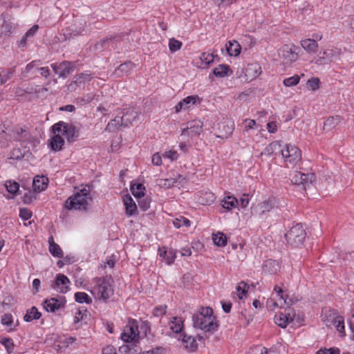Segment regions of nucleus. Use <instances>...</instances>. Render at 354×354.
Returning <instances> with one entry per match:
<instances>
[{"mask_svg": "<svg viewBox=\"0 0 354 354\" xmlns=\"http://www.w3.org/2000/svg\"><path fill=\"white\" fill-rule=\"evenodd\" d=\"M54 136L49 140V145L55 151H60L64 144V136L68 142H73L78 136V130L70 123L60 121L52 127Z\"/></svg>", "mask_w": 354, "mask_h": 354, "instance_id": "nucleus-1", "label": "nucleus"}, {"mask_svg": "<svg viewBox=\"0 0 354 354\" xmlns=\"http://www.w3.org/2000/svg\"><path fill=\"white\" fill-rule=\"evenodd\" d=\"M193 326L205 332H214L217 330L218 324L213 310L209 307L201 308L200 310L192 316Z\"/></svg>", "mask_w": 354, "mask_h": 354, "instance_id": "nucleus-2", "label": "nucleus"}, {"mask_svg": "<svg viewBox=\"0 0 354 354\" xmlns=\"http://www.w3.org/2000/svg\"><path fill=\"white\" fill-rule=\"evenodd\" d=\"M92 201L89 187L77 191L65 202V207L68 209L86 210Z\"/></svg>", "mask_w": 354, "mask_h": 354, "instance_id": "nucleus-3", "label": "nucleus"}, {"mask_svg": "<svg viewBox=\"0 0 354 354\" xmlns=\"http://www.w3.org/2000/svg\"><path fill=\"white\" fill-rule=\"evenodd\" d=\"M113 279L111 277L95 279V286L92 291L93 295L103 301L109 299L114 292Z\"/></svg>", "mask_w": 354, "mask_h": 354, "instance_id": "nucleus-4", "label": "nucleus"}, {"mask_svg": "<svg viewBox=\"0 0 354 354\" xmlns=\"http://www.w3.org/2000/svg\"><path fill=\"white\" fill-rule=\"evenodd\" d=\"M322 320L327 327L335 328L342 335H344V322L343 317L335 310H326L322 315Z\"/></svg>", "mask_w": 354, "mask_h": 354, "instance_id": "nucleus-5", "label": "nucleus"}, {"mask_svg": "<svg viewBox=\"0 0 354 354\" xmlns=\"http://www.w3.org/2000/svg\"><path fill=\"white\" fill-rule=\"evenodd\" d=\"M299 48L294 44L283 46L279 51V57L283 65L289 66L296 62L299 57Z\"/></svg>", "mask_w": 354, "mask_h": 354, "instance_id": "nucleus-6", "label": "nucleus"}, {"mask_svg": "<svg viewBox=\"0 0 354 354\" xmlns=\"http://www.w3.org/2000/svg\"><path fill=\"white\" fill-rule=\"evenodd\" d=\"M306 235V234L302 225L297 223L291 227L289 232L285 234V236L290 244L297 247L302 244Z\"/></svg>", "mask_w": 354, "mask_h": 354, "instance_id": "nucleus-7", "label": "nucleus"}, {"mask_svg": "<svg viewBox=\"0 0 354 354\" xmlns=\"http://www.w3.org/2000/svg\"><path fill=\"white\" fill-rule=\"evenodd\" d=\"M341 50L337 48H326L317 55L315 64L317 65H326L339 59Z\"/></svg>", "mask_w": 354, "mask_h": 354, "instance_id": "nucleus-8", "label": "nucleus"}, {"mask_svg": "<svg viewBox=\"0 0 354 354\" xmlns=\"http://www.w3.org/2000/svg\"><path fill=\"white\" fill-rule=\"evenodd\" d=\"M139 336L138 325L136 320H129L121 333V339L125 342L138 341Z\"/></svg>", "mask_w": 354, "mask_h": 354, "instance_id": "nucleus-9", "label": "nucleus"}, {"mask_svg": "<svg viewBox=\"0 0 354 354\" xmlns=\"http://www.w3.org/2000/svg\"><path fill=\"white\" fill-rule=\"evenodd\" d=\"M281 155L285 161L290 165H295L301 159V152L298 147L292 145H286L281 150Z\"/></svg>", "mask_w": 354, "mask_h": 354, "instance_id": "nucleus-10", "label": "nucleus"}, {"mask_svg": "<svg viewBox=\"0 0 354 354\" xmlns=\"http://www.w3.org/2000/svg\"><path fill=\"white\" fill-rule=\"evenodd\" d=\"M13 138L17 141L32 145H35L37 142L36 139L30 133L26 127H16L13 131Z\"/></svg>", "mask_w": 354, "mask_h": 354, "instance_id": "nucleus-11", "label": "nucleus"}, {"mask_svg": "<svg viewBox=\"0 0 354 354\" xmlns=\"http://www.w3.org/2000/svg\"><path fill=\"white\" fill-rule=\"evenodd\" d=\"M203 127V122L200 120L188 122L187 127L182 130L180 136L185 139L186 137L192 138L198 136L202 131Z\"/></svg>", "mask_w": 354, "mask_h": 354, "instance_id": "nucleus-12", "label": "nucleus"}, {"mask_svg": "<svg viewBox=\"0 0 354 354\" xmlns=\"http://www.w3.org/2000/svg\"><path fill=\"white\" fill-rule=\"evenodd\" d=\"M50 66L54 73L62 78H66L74 70L73 64L66 61L52 64Z\"/></svg>", "mask_w": 354, "mask_h": 354, "instance_id": "nucleus-13", "label": "nucleus"}, {"mask_svg": "<svg viewBox=\"0 0 354 354\" xmlns=\"http://www.w3.org/2000/svg\"><path fill=\"white\" fill-rule=\"evenodd\" d=\"M276 198H269L268 199L258 203L257 205L254 207L252 214L261 216L266 212H270L276 207Z\"/></svg>", "mask_w": 354, "mask_h": 354, "instance_id": "nucleus-14", "label": "nucleus"}, {"mask_svg": "<svg viewBox=\"0 0 354 354\" xmlns=\"http://www.w3.org/2000/svg\"><path fill=\"white\" fill-rule=\"evenodd\" d=\"M290 180L294 184L307 186L315 181V177L312 173L304 174L300 171H295L290 175Z\"/></svg>", "mask_w": 354, "mask_h": 354, "instance_id": "nucleus-15", "label": "nucleus"}, {"mask_svg": "<svg viewBox=\"0 0 354 354\" xmlns=\"http://www.w3.org/2000/svg\"><path fill=\"white\" fill-rule=\"evenodd\" d=\"M92 79L91 75L87 73H80L73 77V80L68 85V91H75L78 88L83 87L84 84Z\"/></svg>", "mask_w": 354, "mask_h": 354, "instance_id": "nucleus-16", "label": "nucleus"}, {"mask_svg": "<svg viewBox=\"0 0 354 354\" xmlns=\"http://www.w3.org/2000/svg\"><path fill=\"white\" fill-rule=\"evenodd\" d=\"M295 317V313L290 309H288L286 313H280L275 315L274 322L281 328H285L289 323L293 321Z\"/></svg>", "mask_w": 354, "mask_h": 354, "instance_id": "nucleus-17", "label": "nucleus"}, {"mask_svg": "<svg viewBox=\"0 0 354 354\" xmlns=\"http://www.w3.org/2000/svg\"><path fill=\"white\" fill-rule=\"evenodd\" d=\"M70 283L71 282L66 276L59 274L56 277V280L53 285V288L61 293H66L68 290Z\"/></svg>", "mask_w": 354, "mask_h": 354, "instance_id": "nucleus-18", "label": "nucleus"}, {"mask_svg": "<svg viewBox=\"0 0 354 354\" xmlns=\"http://www.w3.org/2000/svg\"><path fill=\"white\" fill-rule=\"evenodd\" d=\"M64 297L50 298L44 301V308L48 312H55L64 305Z\"/></svg>", "mask_w": 354, "mask_h": 354, "instance_id": "nucleus-19", "label": "nucleus"}, {"mask_svg": "<svg viewBox=\"0 0 354 354\" xmlns=\"http://www.w3.org/2000/svg\"><path fill=\"white\" fill-rule=\"evenodd\" d=\"M198 98V97L196 95H190L184 98L180 101L175 106L176 111L178 113L182 110H186L190 108L196 103Z\"/></svg>", "mask_w": 354, "mask_h": 354, "instance_id": "nucleus-20", "label": "nucleus"}, {"mask_svg": "<svg viewBox=\"0 0 354 354\" xmlns=\"http://www.w3.org/2000/svg\"><path fill=\"white\" fill-rule=\"evenodd\" d=\"M124 205L126 208V214L128 216H133L138 213V207L137 205L129 194L125 195L123 198Z\"/></svg>", "mask_w": 354, "mask_h": 354, "instance_id": "nucleus-21", "label": "nucleus"}, {"mask_svg": "<svg viewBox=\"0 0 354 354\" xmlns=\"http://www.w3.org/2000/svg\"><path fill=\"white\" fill-rule=\"evenodd\" d=\"M15 26L10 19H6L4 17H0V35H9Z\"/></svg>", "mask_w": 354, "mask_h": 354, "instance_id": "nucleus-22", "label": "nucleus"}, {"mask_svg": "<svg viewBox=\"0 0 354 354\" xmlns=\"http://www.w3.org/2000/svg\"><path fill=\"white\" fill-rule=\"evenodd\" d=\"M301 47L309 54H315L318 50L319 45L315 39H305L300 41Z\"/></svg>", "mask_w": 354, "mask_h": 354, "instance_id": "nucleus-23", "label": "nucleus"}, {"mask_svg": "<svg viewBox=\"0 0 354 354\" xmlns=\"http://www.w3.org/2000/svg\"><path fill=\"white\" fill-rule=\"evenodd\" d=\"M134 67V64L131 62H126L120 64L114 71L115 77H120L130 73Z\"/></svg>", "mask_w": 354, "mask_h": 354, "instance_id": "nucleus-24", "label": "nucleus"}, {"mask_svg": "<svg viewBox=\"0 0 354 354\" xmlns=\"http://www.w3.org/2000/svg\"><path fill=\"white\" fill-rule=\"evenodd\" d=\"M48 178L44 176H37L32 183V187L35 192H40L45 190L48 187Z\"/></svg>", "mask_w": 354, "mask_h": 354, "instance_id": "nucleus-25", "label": "nucleus"}, {"mask_svg": "<svg viewBox=\"0 0 354 354\" xmlns=\"http://www.w3.org/2000/svg\"><path fill=\"white\" fill-rule=\"evenodd\" d=\"M159 254L168 265L171 264L176 258L175 250L171 248L167 249L165 247L159 249Z\"/></svg>", "mask_w": 354, "mask_h": 354, "instance_id": "nucleus-26", "label": "nucleus"}, {"mask_svg": "<svg viewBox=\"0 0 354 354\" xmlns=\"http://www.w3.org/2000/svg\"><path fill=\"white\" fill-rule=\"evenodd\" d=\"M138 115V113L135 112L133 111H131L129 113L128 112L122 116V118L120 120L121 125L124 124L125 126H127L129 123H131L133 120L136 119V118ZM117 122L118 124H120V121L117 120L116 119L111 120L109 124L108 127H111L114 125V122Z\"/></svg>", "mask_w": 354, "mask_h": 354, "instance_id": "nucleus-27", "label": "nucleus"}, {"mask_svg": "<svg viewBox=\"0 0 354 354\" xmlns=\"http://www.w3.org/2000/svg\"><path fill=\"white\" fill-rule=\"evenodd\" d=\"M261 67L258 64H248L245 69V75L251 79L256 78L261 74Z\"/></svg>", "mask_w": 354, "mask_h": 354, "instance_id": "nucleus-28", "label": "nucleus"}, {"mask_svg": "<svg viewBox=\"0 0 354 354\" xmlns=\"http://www.w3.org/2000/svg\"><path fill=\"white\" fill-rule=\"evenodd\" d=\"M241 47L236 41H230L226 44V50L229 55L238 56L241 53Z\"/></svg>", "mask_w": 354, "mask_h": 354, "instance_id": "nucleus-29", "label": "nucleus"}, {"mask_svg": "<svg viewBox=\"0 0 354 354\" xmlns=\"http://www.w3.org/2000/svg\"><path fill=\"white\" fill-rule=\"evenodd\" d=\"M213 73L218 77H224L232 73L229 66L226 64H220L213 70Z\"/></svg>", "mask_w": 354, "mask_h": 354, "instance_id": "nucleus-30", "label": "nucleus"}, {"mask_svg": "<svg viewBox=\"0 0 354 354\" xmlns=\"http://www.w3.org/2000/svg\"><path fill=\"white\" fill-rule=\"evenodd\" d=\"M237 205H239V201L236 198L232 196H227L222 201L223 207L228 210L232 209Z\"/></svg>", "mask_w": 354, "mask_h": 354, "instance_id": "nucleus-31", "label": "nucleus"}, {"mask_svg": "<svg viewBox=\"0 0 354 354\" xmlns=\"http://www.w3.org/2000/svg\"><path fill=\"white\" fill-rule=\"evenodd\" d=\"M181 341L186 349L194 351L197 347L196 342L192 336L183 335Z\"/></svg>", "mask_w": 354, "mask_h": 354, "instance_id": "nucleus-32", "label": "nucleus"}, {"mask_svg": "<svg viewBox=\"0 0 354 354\" xmlns=\"http://www.w3.org/2000/svg\"><path fill=\"white\" fill-rule=\"evenodd\" d=\"M49 252L56 257H62L63 252L59 245L53 241V237L49 239Z\"/></svg>", "mask_w": 354, "mask_h": 354, "instance_id": "nucleus-33", "label": "nucleus"}, {"mask_svg": "<svg viewBox=\"0 0 354 354\" xmlns=\"http://www.w3.org/2000/svg\"><path fill=\"white\" fill-rule=\"evenodd\" d=\"M41 313L38 311L37 308L35 306L28 310L24 315V320L27 322H31L34 319H38L41 317Z\"/></svg>", "mask_w": 354, "mask_h": 354, "instance_id": "nucleus-34", "label": "nucleus"}, {"mask_svg": "<svg viewBox=\"0 0 354 354\" xmlns=\"http://www.w3.org/2000/svg\"><path fill=\"white\" fill-rule=\"evenodd\" d=\"M340 122V118L338 115L328 118L324 124V129L329 131L335 128Z\"/></svg>", "mask_w": 354, "mask_h": 354, "instance_id": "nucleus-35", "label": "nucleus"}, {"mask_svg": "<svg viewBox=\"0 0 354 354\" xmlns=\"http://www.w3.org/2000/svg\"><path fill=\"white\" fill-rule=\"evenodd\" d=\"M214 56L212 53H203L200 56V67L205 68L214 62Z\"/></svg>", "mask_w": 354, "mask_h": 354, "instance_id": "nucleus-36", "label": "nucleus"}, {"mask_svg": "<svg viewBox=\"0 0 354 354\" xmlns=\"http://www.w3.org/2000/svg\"><path fill=\"white\" fill-rule=\"evenodd\" d=\"M131 190L136 198H140L145 195V187L141 183L133 184L131 186Z\"/></svg>", "mask_w": 354, "mask_h": 354, "instance_id": "nucleus-37", "label": "nucleus"}, {"mask_svg": "<svg viewBox=\"0 0 354 354\" xmlns=\"http://www.w3.org/2000/svg\"><path fill=\"white\" fill-rule=\"evenodd\" d=\"M183 327V322L182 319L178 317H174L173 321H171L169 323L170 329L176 333L181 332Z\"/></svg>", "mask_w": 354, "mask_h": 354, "instance_id": "nucleus-38", "label": "nucleus"}, {"mask_svg": "<svg viewBox=\"0 0 354 354\" xmlns=\"http://www.w3.org/2000/svg\"><path fill=\"white\" fill-rule=\"evenodd\" d=\"M213 241L217 246L223 247L227 243V238L225 235L221 232H218L213 234Z\"/></svg>", "mask_w": 354, "mask_h": 354, "instance_id": "nucleus-39", "label": "nucleus"}, {"mask_svg": "<svg viewBox=\"0 0 354 354\" xmlns=\"http://www.w3.org/2000/svg\"><path fill=\"white\" fill-rule=\"evenodd\" d=\"M176 183H177V180L174 178H169V179L159 178V179L156 180L157 185L159 186L160 188H165V189H168V188L171 187Z\"/></svg>", "mask_w": 354, "mask_h": 354, "instance_id": "nucleus-40", "label": "nucleus"}, {"mask_svg": "<svg viewBox=\"0 0 354 354\" xmlns=\"http://www.w3.org/2000/svg\"><path fill=\"white\" fill-rule=\"evenodd\" d=\"M173 224L176 228H180L183 226L189 227L191 222L188 218L183 216H180L173 221Z\"/></svg>", "mask_w": 354, "mask_h": 354, "instance_id": "nucleus-41", "label": "nucleus"}, {"mask_svg": "<svg viewBox=\"0 0 354 354\" xmlns=\"http://www.w3.org/2000/svg\"><path fill=\"white\" fill-rule=\"evenodd\" d=\"M75 301L78 303L91 304L92 299L85 292H78L75 294Z\"/></svg>", "mask_w": 354, "mask_h": 354, "instance_id": "nucleus-42", "label": "nucleus"}, {"mask_svg": "<svg viewBox=\"0 0 354 354\" xmlns=\"http://www.w3.org/2000/svg\"><path fill=\"white\" fill-rule=\"evenodd\" d=\"M278 263L275 261L268 260L264 263L265 270L271 274L276 273L278 270Z\"/></svg>", "mask_w": 354, "mask_h": 354, "instance_id": "nucleus-43", "label": "nucleus"}, {"mask_svg": "<svg viewBox=\"0 0 354 354\" xmlns=\"http://www.w3.org/2000/svg\"><path fill=\"white\" fill-rule=\"evenodd\" d=\"M0 342L4 346L6 350L9 354L13 352L15 344L12 339L8 337H2L0 339Z\"/></svg>", "mask_w": 354, "mask_h": 354, "instance_id": "nucleus-44", "label": "nucleus"}, {"mask_svg": "<svg viewBox=\"0 0 354 354\" xmlns=\"http://www.w3.org/2000/svg\"><path fill=\"white\" fill-rule=\"evenodd\" d=\"M5 186L6 187L7 191L12 194H16L19 189V185L15 182L12 180H8L5 183Z\"/></svg>", "mask_w": 354, "mask_h": 354, "instance_id": "nucleus-45", "label": "nucleus"}, {"mask_svg": "<svg viewBox=\"0 0 354 354\" xmlns=\"http://www.w3.org/2000/svg\"><path fill=\"white\" fill-rule=\"evenodd\" d=\"M237 295L240 299H243V296L248 291V286L244 281H241L236 286Z\"/></svg>", "mask_w": 354, "mask_h": 354, "instance_id": "nucleus-46", "label": "nucleus"}, {"mask_svg": "<svg viewBox=\"0 0 354 354\" xmlns=\"http://www.w3.org/2000/svg\"><path fill=\"white\" fill-rule=\"evenodd\" d=\"M75 341L76 338L73 337H59L57 339V342L62 344V348H64V349L68 348L70 345L73 344Z\"/></svg>", "mask_w": 354, "mask_h": 354, "instance_id": "nucleus-47", "label": "nucleus"}, {"mask_svg": "<svg viewBox=\"0 0 354 354\" xmlns=\"http://www.w3.org/2000/svg\"><path fill=\"white\" fill-rule=\"evenodd\" d=\"M274 290L277 293V296L279 297V299L277 300V301H276L274 305L282 306L283 304H286V301L282 295V289L280 287L276 286L274 288Z\"/></svg>", "mask_w": 354, "mask_h": 354, "instance_id": "nucleus-48", "label": "nucleus"}, {"mask_svg": "<svg viewBox=\"0 0 354 354\" xmlns=\"http://www.w3.org/2000/svg\"><path fill=\"white\" fill-rule=\"evenodd\" d=\"M182 46V42L174 39L171 38L169 41V50L172 53L176 52L180 49Z\"/></svg>", "mask_w": 354, "mask_h": 354, "instance_id": "nucleus-49", "label": "nucleus"}, {"mask_svg": "<svg viewBox=\"0 0 354 354\" xmlns=\"http://www.w3.org/2000/svg\"><path fill=\"white\" fill-rule=\"evenodd\" d=\"M93 98L94 95L93 94H86L81 97H78L77 99V103L82 106L91 102L93 100Z\"/></svg>", "mask_w": 354, "mask_h": 354, "instance_id": "nucleus-50", "label": "nucleus"}, {"mask_svg": "<svg viewBox=\"0 0 354 354\" xmlns=\"http://www.w3.org/2000/svg\"><path fill=\"white\" fill-rule=\"evenodd\" d=\"M300 77L298 75H294L292 77L286 78L283 80V84L286 86H292L297 85L299 82Z\"/></svg>", "mask_w": 354, "mask_h": 354, "instance_id": "nucleus-51", "label": "nucleus"}, {"mask_svg": "<svg viewBox=\"0 0 354 354\" xmlns=\"http://www.w3.org/2000/svg\"><path fill=\"white\" fill-rule=\"evenodd\" d=\"M319 80L316 77L311 78L307 82V86L313 91L319 88Z\"/></svg>", "mask_w": 354, "mask_h": 354, "instance_id": "nucleus-52", "label": "nucleus"}, {"mask_svg": "<svg viewBox=\"0 0 354 354\" xmlns=\"http://www.w3.org/2000/svg\"><path fill=\"white\" fill-rule=\"evenodd\" d=\"M140 208L142 211H146L150 207V200L147 198H140L138 201Z\"/></svg>", "mask_w": 354, "mask_h": 354, "instance_id": "nucleus-53", "label": "nucleus"}, {"mask_svg": "<svg viewBox=\"0 0 354 354\" xmlns=\"http://www.w3.org/2000/svg\"><path fill=\"white\" fill-rule=\"evenodd\" d=\"M13 323V318L11 314L7 313L2 316L1 324L4 326H11Z\"/></svg>", "mask_w": 354, "mask_h": 354, "instance_id": "nucleus-54", "label": "nucleus"}, {"mask_svg": "<svg viewBox=\"0 0 354 354\" xmlns=\"http://www.w3.org/2000/svg\"><path fill=\"white\" fill-rule=\"evenodd\" d=\"M317 354H340V351L337 348H321L317 352Z\"/></svg>", "mask_w": 354, "mask_h": 354, "instance_id": "nucleus-55", "label": "nucleus"}, {"mask_svg": "<svg viewBox=\"0 0 354 354\" xmlns=\"http://www.w3.org/2000/svg\"><path fill=\"white\" fill-rule=\"evenodd\" d=\"M250 354H268V350L265 347L257 346L250 348Z\"/></svg>", "mask_w": 354, "mask_h": 354, "instance_id": "nucleus-56", "label": "nucleus"}, {"mask_svg": "<svg viewBox=\"0 0 354 354\" xmlns=\"http://www.w3.org/2000/svg\"><path fill=\"white\" fill-rule=\"evenodd\" d=\"M280 143L277 141L270 143L266 148V153L270 154L272 153L275 150L280 149Z\"/></svg>", "mask_w": 354, "mask_h": 354, "instance_id": "nucleus-57", "label": "nucleus"}, {"mask_svg": "<svg viewBox=\"0 0 354 354\" xmlns=\"http://www.w3.org/2000/svg\"><path fill=\"white\" fill-rule=\"evenodd\" d=\"M19 216L23 220H28L32 216V212L27 208L20 209Z\"/></svg>", "mask_w": 354, "mask_h": 354, "instance_id": "nucleus-58", "label": "nucleus"}, {"mask_svg": "<svg viewBox=\"0 0 354 354\" xmlns=\"http://www.w3.org/2000/svg\"><path fill=\"white\" fill-rule=\"evenodd\" d=\"M166 306H159L153 309V315L155 317H160L166 313Z\"/></svg>", "mask_w": 354, "mask_h": 354, "instance_id": "nucleus-59", "label": "nucleus"}, {"mask_svg": "<svg viewBox=\"0 0 354 354\" xmlns=\"http://www.w3.org/2000/svg\"><path fill=\"white\" fill-rule=\"evenodd\" d=\"M163 156L165 158L170 159L171 160H176L178 158V154L176 151L169 150L168 151H166L164 153Z\"/></svg>", "mask_w": 354, "mask_h": 354, "instance_id": "nucleus-60", "label": "nucleus"}, {"mask_svg": "<svg viewBox=\"0 0 354 354\" xmlns=\"http://www.w3.org/2000/svg\"><path fill=\"white\" fill-rule=\"evenodd\" d=\"M239 201V205H241V207L245 208L250 203V198L248 195L243 194Z\"/></svg>", "mask_w": 354, "mask_h": 354, "instance_id": "nucleus-61", "label": "nucleus"}, {"mask_svg": "<svg viewBox=\"0 0 354 354\" xmlns=\"http://www.w3.org/2000/svg\"><path fill=\"white\" fill-rule=\"evenodd\" d=\"M39 60H35L28 64L25 68L26 72L29 73L34 68H36L37 70L39 68Z\"/></svg>", "mask_w": 354, "mask_h": 354, "instance_id": "nucleus-62", "label": "nucleus"}, {"mask_svg": "<svg viewBox=\"0 0 354 354\" xmlns=\"http://www.w3.org/2000/svg\"><path fill=\"white\" fill-rule=\"evenodd\" d=\"M245 129V131H248L250 129H252L256 126V122L252 119H246L244 121Z\"/></svg>", "mask_w": 354, "mask_h": 354, "instance_id": "nucleus-63", "label": "nucleus"}, {"mask_svg": "<svg viewBox=\"0 0 354 354\" xmlns=\"http://www.w3.org/2000/svg\"><path fill=\"white\" fill-rule=\"evenodd\" d=\"M349 325L353 333V339H354V304L351 308V317L349 319Z\"/></svg>", "mask_w": 354, "mask_h": 354, "instance_id": "nucleus-64", "label": "nucleus"}]
</instances>
